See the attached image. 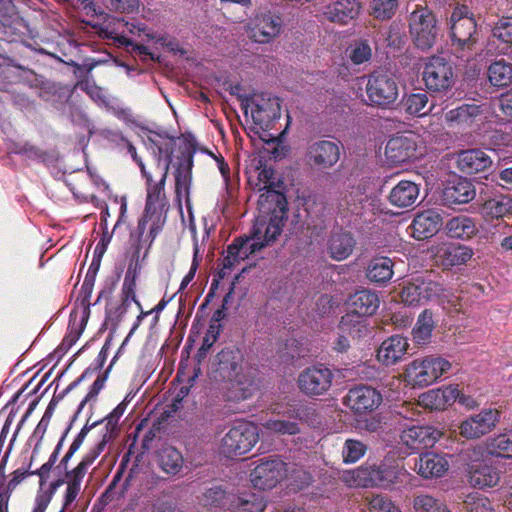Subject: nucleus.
I'll return each instance as SVG.
<instances>
[{
    "label": "nucleus",
    "mask_w": 512,
    "mask_h": 512,
    "mask_svg": "<svg viewBox=\"0 0 512 512\" xmlns=\"http://www.w3.org/2000/svg\"><path fill=\"white\" fill-rule=\"evenodd\" d=\"M422 290L424 291L425 302L439 298L444 291L440 283L424 278H422Z\"/></svg>",
    "instance_id": "63"
},
{
    "label": "nucleus",
    "mask_w": 512,
    "mask_h": 512,
    "mask_svg": "<svg viewBox=\"0 0 512 512\" xmlns=\"http://www.w3.org/2000/svg\"><path fill=\"white\" fill-rule=\"evenodd\" d=\"M110 439L107 435H103L102 440L92 447L82 458L79 464L71 469L70 473V494L72 495L78 490L79 482H83L85 475L87 474L88 468L97 459L100 453L103 451L106 443Z\"/></svg>",
    "instance_id": "31"
},
{
    "label": "nucleus",
    "mask_w": 512,
    "mask_h": 512,
    "mask_svg": "<svg viewBox=\"0 0 512 512\" xmlns=\"http://www.w3.org/2000/svg\"><path fill=\"white\" fill-rule=\"evenodd\" d=\"M409 28L412 40L419 49L428 50L435 44L438 35L436 18L426 8L411 13Z\"/></svg>",
    "instance_id": "11"
},
{
    "label": "nucleus",
    "mask_w": 512,
    "mask_h": 512,
    "mask_svg": "<svg viewBox=\"0 0 512 512\" xmlns=\"http://www.w3.org/2000/svg\"><path fill=\"white\" fill-rule=\"evenodd\" d=\"M367 450L366 445L354 439H347L342 450V457L345 463H355L361 459Z\"/></svg>",
    "instance_id": "54"
},
{
    "label": "nucleus",
    "mask_w": 512,
    "mask_h": 512,
    "mask_svg": "<svg viewBox=\"0 0 512 512\" xmlns=\"http://www.w3.org/2000/svg\"><path fill=\"white\" fill-rule=\"evenodd\" d=\"M366 94L370 105L388 108L398 98V85L395 78L389 73L374 71L368 77Z\"/></svg>",
    "instance_id": "9"
},
{
    "label": "nucleus",
    "mask_w": 512,
    "mask_h": 512,
    "mask_svg": "<svg viewBox=\"0 0 512 512\" xmlns=\"http://www.w3.org/2000/svg\"><path fill=\"white\" fill-rule=\"evenodd\" d=\"M409 348L408 339L401 335H392L385 339L377 350V360L385 366L400 362Z\"/></svg>",
    "instance_id": "23"
},
{
    "label": "nucleus",
    "mask_w": 512,
    "mask_h": 512,
    "mask_svg": "<svg viewBox=\"0 0 512 512\" xmlns=\"http://www.w3.org/2000/svg\"><path fill=\"white\" fill-rule=\"evenodd\" d=\"M481 214L486 219L512 216V197L501 195L485 201L481 207Z\"/></svg>",
    "instance_id": "40"
},
{
    "label": "nucleus",
    "mask_w": 512,
    "mask_h": 512,
    "mask_svg": "<svg viewBox=\"0 0 512 512\" xmlns=\"http://www.w3.org/2000/svg\"><path fill=\"white\" fill-rule=\"evenodd\" d=\"M372 51L368 43L358 42L352 47L350 59L354 64H362L371 58Z\"/></svg>",
    "instance_id": "62"
},
{
    "label": "nucleus",
    "mask_w": 512,
    "mask_h": 512,
    "mask_svg": "<svg viewBox=\"0 0 512 512\" xmlns=\"http://www.w3.org/2000/svg\"><path fill=\"white\" fill-rule=\"evenodd\" d=\"M361 10L357 0H333L325 6L323 15L330 22L348 24L356 19Z\"/></svg>",
    "instance_id": "26"
},
{
    "label": "nucleus",
    "mask_w": 512,
    "mask_h": 512,
    "mask_svg": "<svg viewBox=\"0 0 512 512\" xmlns=\"http://www.w3.org/2000/svg\"><path fill=\"white\" fill-rule=\"evenodd\" d=\"M108 9L120 13H134L140 7L139 0H104Z\"/></svg>",
    "instance_id": "60"
},
{
    "label": "nucleus",
    "mask_w": 512,
    "mask_h": 512,
    "mask_svg": "<svg viewBox=\"0 0 512 512\" xmlns=\"http://www.w3.org/2000/svg\"><path fill=\"white\" fill-rule=\"evenodd\" d=\"M355 244L350 232L339 229L333 231L328 240V252L334 260L342 261L352 254Z\"/></svg>",
    "instance_id": "33"
},
{
    "label": "nucleus",
    "mask_w": 512,
    "mask_h": 512,
    "mask_svg": "<svg viewBox=\"0 0 512 512\" xmlns=\"http://www.w3.org/2000/svg\"><path fill=\"white\" fill-rule=\"evenodd\" d=\"M401 299L406 305L414 306L425 302L422 290V277H416L408 282L401 292Z\"/></svg>",
    "instance_id": "50"
},
{
    "label": "nucleus",
    "mask_w": 512,
    "mask_h": 512,
    "mask_svg": "<svg viewBox=\"0 0 512 512\" xmlns=\"http://www.w3.org/2000/svg\"><path fill=\"white\" fill-rule=\"evenodd\" d=\"M412 508L413 512H451L444 502L426 493L414 496Z\"/></svg>",
    "instance_id": "49"
},
{
    "label": "nucleus",
    "mask_w": 512,
    "mask_h": 512,
    "mask_svg": "<svg viewBox=\"0 0 512 512\" xmlns=\"http://www.w3.org/2000/svg\"><path fill=\"white\" fill-rule=\"evenodd\" d=\"M463 508L466 512H495L490 500L479 494H469L463 502Z\"/></svg>",
    "instance_id": "53"
},
{
    "label": "nucleus",
    "mask_w": 512,
    "mask_h": 512,
    "mask_svg": "<svg viewBox=\"0 0 512 512\" xmlns=\"http://www.w3.org/2000/svg\"><path fill=\"white\" fill-rule=\"evenodd\" d=\"M148 145L154 155V170L161 171V168L167 165L168 173L170 164L172 163V155L175 150V140L170 137H162L160 135H155V137L148 138Z\"/></svg>",
    "instance_id": "30"
},
{
    "label": "nucleus",
    "mask_w": 512,
    "mask_h": 512,
    "mask_svg": "<svg viewBox=\"0 0 512 512\" xmlns=\"http://www.w3.org/2000/svg\"><path fill=\"white\" fill-rule=\"evenodd\" d=\"M64 472H65V477L64 478L58 479V480L54 481L51 484V489L52 490H56L58 487H60L63 484L67 485L66 492L64 494L63 508H62V510L60 512H66V511H71L72 510L73 503L77 499L78 495L80 494L81 487H82V482H79L78 490H76V492H74L71 495L70 494V473H71V470L70 471H64Z\"/></svg>",
    "instance_id": "55"
},
{
    "label": "nucleus",
    "mask_w": 512,
    "mask_h": 512,
    "mask_svg": "<svg viewBox=\"0 0 512 512\" xmlns=\"http://www.w3.org/2000/svg\"><path fill=\"white\" fill-rule=\"evenodd\" d=\"M498 422L499 412L497 410L484 409L461 423L460 434L467 439L479 438L489 433Z\"/></svg>",
    "instance_id": "18"
},
{
    "label": "nucleus",
    "mask_w": 512,
    "mask_h": 512,
    "mask_svg": "<svg viewBox=\"0 0 512 512\" xmlns=\"http://www.w3.org/2000/svg\"><path fill=\"white\" fill-rule=\"evenodd\" d=\"M459 397L458 386H446L422 393L418 405L429 410H444L452 405Z\"/></svg>",
    "instance_id": "22"
},
{
    "label": "nucleus",
    "mask_w": 512,
    "mask_h": 512,
    "mask_svg": "<svg viewBox=\"0 0 512 512\" xmlns=\"http://www.w3.org/2000/svg\"><path fill=\"white\" fill-rule=\"evenodd\" d=\"M378 295L367 289L356 291L350 298L351 311L366 317L373 315L379 307Z\"/></svg>",
    "instance_id": "36"
},
{
    "label": "nucleus",
    "mask_w": 512,
    "mask_h": 512,
    "mask_svg": "<svg viewBox=\"0 0 512 512\" xmlns=\"http://www.w3.org/2000/svg\"><path fill=\"white\" fill-rule=\"evenodd\" d=\"M405 477V471L398 464L390 465L386 462L380 465L361 468L347 473L344 477L345 482L350 486H377L381 488H390L393 484L402 482Z\"/></svg>",
    "instance_id": "7"
},
{
    "label": "nucleus",
    "mask_w": 512,
    "mask_h": 512,
    "mask_svg": "<svg viewBox=\"0 0 512 512\" xmlns=\"http://www.w3.org/2000/svg\"><path fill=\"white\" fill-rule=\"evenodd\" d=\"M286 475V463L278 457L270 456L258 460L257 465L250 473V481L257 489H272Z\"/></svg>",
    "instance_id": "12"
},
{
    "label": "nucleus",
    "mask_w": 512,
    "mask_h": 512,
    "mask_svg": "<svg viewBox=\"0 0 512 512\" xmlns=\"http://www.w3.org/2000/svg\"><path fill=\"white\" fill-rule=\"evenodd\" d=\"M422 79L428 91L446 92L454 85L452 65L443 57L432 56L425 63Z\"/></svg>",
    "instance_id": "10"
},
{
    "label": "nucleus",
    "mask_w": 512,
    "mask_h": 512,
    "mask_svg": "<svg viewBox=\"0 0 512 512\" xmlns=\"http://www.w3.org/2000/svg\"><path fill=\"white\" fill-rule=\"evenodd\" d=\"M452 364L438 355L416 358L405 368V378L413 387H427L447 374Z\"/></svg>",
    "instance_id": "6"
},
{
    "label": "nucleus",
    "mask_w": 512,
    "mask_h": 512,
    "mask_svg": "<svg viewBox=\"0 0 512 512\" xmlns=\"http://www.w3.org/2000/svg\"><path fill=\"white\" fill-rule=\"evenodd\" d=\"M398 5L397 0H373L372 1V10L373 15L376 18L386 19L390 18Z\"/></svg>",
    "instance_id": "57"
},
{
    "label": "nucleus",
    "mask_w": 512,
    "mask_h": 512,
    "mask_svg": "<svg viewBox=\"0 0 512 512\" xmlns=\"http://www.w3.org/2000/svg\"><path fill=\"white\" fill-rule=\"evenodd\" d=\"M88 314H89L88 309L87 308L83 309L82 316L80 318V322L78 325H76L75 322H76V318H77V313L76 312L71 313L69 332L63 339L62 345H67L68 347H70L79 339V337L84 329V326L88 320Z\"/></svg>",
    "instance_id": "51"
},
{
    "label": "nucleus",
    "mask_w": 512,
    "mask_h": 512,
    "mask_svg": "<svg viewBox=\"0 0 512 512\" xmlns=\"http://www.w3.org/2000/svg\"><path fill=\"white\" fill-rule=\"evenodd\" d=\"M452 47L457 57L469 60L477 42V24L468 6L457 5L450 17Z\"/></svg>",
    "instance_id": "5"
},
{
    "label": "nucleus",
    "mask_w": 512,
    "mask_h": 512,
    "mask_svg": "<svg viewBox=\"0 0 512 512\" xmlns=\"http://www.w3.org/2000/svg\"><path fill=\"white\" fill-rule=\"evenodd\" d=\"M264 427L269 431L282 435H295L300 432L299 425L296 421H286L282 419H270L266 421Z\"/></svg>",
    "instance_id": "56"
},
{
    "label": "nucleus",
    "mask_w": 512,
    "mask_h": 512,
    "mask_svg": "<svg viewBox=\"0 0 512 512\" xmlns=\"http://www.w3.org/2000/svg\"><path fill=\"white\" fill-rule=\"evenodd\" d=\"M493 36L504 43H512V17L501 18L492 29Z\"/></svg>",
    "instance_id": "58"
},
{
    "label": "nucleus",
    "mask_w": 512,
    "mask_h": 512,
    "mask_svg": "<svg viewBox=\"0 0 512 512\" xmlns=\"http://www.w3.org/2000/svg\"><path fill=\"white\" fill-rule=\"evenodd\" d=\"M339 331L353 340H360L370 333L367 319L353 312H348L342 316Z\"/></svg>",
    "instance_id": "39"
},
{
    "label": "nucleus",
    "mask_w": 512,
    "mask_h": 512,
    "mask_svg": "<svg viewBox=\"0 0 512 512\" xmlns=\"http://www.w3.org/2000/svg\"><path fill=\"white\" fill-rule=\"evenodd\" d=\"M487 75L494 87H508L512 84V63L504 59L496 60L489 65Z\"/></svg>",
    "instance_id": "46"
},
{
    "label": "nucleus",
    "mask_w": 512,
    "mask_h": 512,
    "mask_svg": "<svg viewBox=\"0 0 512 512\" xmlns=\"http://www.w3.org/2000/svg\"><path fill=\"white\" fill-rule=\"evenodd\" d=\"M476 196L474 184L465 178H458L447 183L442 192V199L448 205L466 204Z\"/></svg>",
    "instance_id": "27"
},
{
    "label": "nucleus",
    "mask_w": 512,
    "mask_h": 512,
    "mask_svg": "<svg viewBox=\"0 0 512 512\" xmlns=\"http://www.w3.org/2000/svg\"><path fill=\"white\" fill-rule=\"evenodd\" d=\"M442 225L441 214L433 209L418 213L410 226L412 236L424 240L434 236Z\"/></svg>",
    "instance_id": "25"
},
{
    "label": "nucleus",
    "mask_w": 512,
    "mask_h": 512,
    "mask_svg": "<svg viewBox=\"0 0 512 512\" xmlns=\"http://www.w3.org/2000/svg\"><path fill=\"white\" fill-rule=\"evenodd\" d=\"M245 113L248 109L255 124L268 127L269 124L280 118L281 109L279 99L267 93L254 94L242 100Z\"/></svg>",
    "instance_id": "13"
},
{
    "label": "nucleus",
    "mask_w": 512,
    "mask_h": 512,
    "mask_svg": "<svg viewBox=\"0 0 512 512\" xmlns=\"http://www.w3.org/2000/svg\"><path fill=\"white\" fill-rule=\"evenodd\" d=\"M257 169L258 175L257 182L255 183V189H257L259 192H262L259 196L258 202L261 200L262 196L268 194V192L271 191L281 194L286 199L284 193L282 192L283 182L275 178L274 169L268 166L258 167ZM257 209L259 210V206Z\"/></svg>",
    "instance_id": "41"
},
{
    "label": "nucleus",
    "mask_w": 512,
    "mask_h": 512,
    "mask_svg": "<svg viewBox=\"0 0 512 512\" xmlns=\"http://www.w3.org/2000/svg\"><path fill=\"white\" fill-rule=\"evenodd\" d=\"M99 35L103 39H107L117 47H123L128 52L138 56H149L153 59L149 49L142 45L135 43L129 36H137L142 41L154 42L162 47H167L170 50H175L177 42L166 33H157L146 27L145 24H135L126 22L123 19L113 18L105 22L100 30Z\"/></svg>",
    "instance_id": "3"
},
{
    "label": "nucleus",
    "mask_w": 512,
    "mask_h": 512,
    "mask_svg": "<svg viewBox=\"0 0 512 512\" xmlns=\"http://www.w3.org/2000/svg\"><path fill=\"white\" fill-rule=\"evenodd\" d=\"M469 483L478 488L493 487L499 479L497 469L486 460H476L469 464Z\"/></svg>",
    "instance_id": "28"
},
{
    "label": "nucleus",
    "mask_w": 512,
    "mask_h": 512,
    "mask_svg": "<svg viewBox=\"0 0 512 512\" xmlns=\"http://www.w3.org/2000/svg\"><path fill=\"white\" fill-rule=\"evenodd\" d=\"M234 493L227 492L221 486L215 485L204 490L198 497L199 505L208 510H228Z\"/></svg>",
    "instance_id": "34"
},
{
    "label": "nucleus",
    "mask_w": 512,
    "mask_h": 512,
    "mask_svg": "<svg viewBox=\"0 0 512 512\" xmlns=\"http://www.w3.org/2000/svg\"><path fill=\"white\" fill-rule=\"evenodd\" d=\"M193 162L191 156L182 159L177 167L175 174V193L179 201L182 198L189 202V192L191 185V168Z\"/></svg>",
    "instance_id": "43"
},
{
    "label": "nucleus",
    "mask_w": 512,
    "mask_h": 512,
    "mask_svg": "<svg viewBox=\"0 0 512 512\" xmlns=\"http://www.w3.org/2000/svg\"><path fill=\"white\" fill-rule=\"evenodd\" d=\"M449 469V462L445 456L433 452H426L419 456L414 470L424 479L440 478Z\"/></svg>",
    "instance_id": "24"
},
{
    "label": "nucleus",
    "mask_w": 512,
    "mask_h": 512,
    "mask_svg": "<svg viewBox=\"0 0 512 512\" xmlns=\"http://www.w3.org/2000/svg\"><path fill=\"white\" fill-rule=\"evenodd\" d=\"M125 411V405L123 403H120L117 407L113 409L112 412H110L105 418L104 421H106L105 428L106 432L104 435H107L109 439H112L114 437L115 431L117 429L118 421L121 418Z\"/></svg>",
    "instance_id": "61"
},
{
    "label": "nucleus",
    "mask_w": 512,
    "mask_h": 512,
    "mask_svg": "<svg viewBox=\"0 0 512 512\" xmlns=\"http://www.w3.org/2000/svg\"><path fill=\"white\" fill-rule=\"evenodd\" d=\"M445 232L451 238L468 240L478 232V229L474 219L458 215L446 222Z\"/></svg>",
    "instance_id": "38"
},
{
    "label": "nucleus",
    "mask_w": 512,
    "mask_h": 512,
    "mask_svg": "<svg viewBox=\"0 0 512 512\" xmlns=\"http://www.w3.org/2000/svg\"><path fill=\"white\" fill-rule=\"evenodd\" d=\"M482 113L480 105L463 104L445 113V121L449 124L470 126Z\"/></svg>",
    "instance_id": "45"
},
{
    "label": "nucleus",
    "mask_w": 512,
    "mask_h": 512,
    "mask_svg": "<svg viewBox=\"0 0 512 512\" xmlns=\"http://www.w3.org/2000/svg\"><path fill=\"white\" fill-rule=\"evenodd\" d=\"M257 441V427L252 423L240 422L224 435L220 452L227 457L240 456L249 452Z\"/></svg>",
    "instance_id": "8"
},
{
    "label": "nucleus",
    "mask_w": 512,
    "mask_h": 512,
    "mask_svg": "<svg viewBox=\"0 0 512 512\" xmlns=\"http://www.w3.org/2000/svg\"><path fill=\"white\" fill-rule=\"evenodd\" d=\"M442 433L432 426L413 425L403 429L399 436V444L410 452H417L432 447Z\"/></svg>",
    "instance_id": "16"
},
{
    "label": "nucleus",
    "mask_w": 512,
    "mask_h": 512,
    "mask_svg": "<svg viewBox=\"0 0 512 512\" xmlns=\"http://www.w3.org/2000/svg\"><path fill=\"white\" fill-rule=\"evenodd\" d=\"M341 143L331 140L313 142L307 151L308 160L316 167L327 169L334 166L340 159Z\"/></svg>",
    "instance_id": "21"
},
{
    "label": "nucleus",
    "mask_w": 512,
    "mask_h": 512,
    "mask_svg": "<svg viewBox=\"0 0 512 512\" xmlns=\"http://www.w3.org/2000/svg\"><path fill=\"white\" fill-rule=\"evenodd\" d=\"M416 136L412 133L393 136L386 144L385 155L393 165L417 158Z\"/></svg>",
    "instance_id": "17"
},
{
    "label": "nucleus",
    "mask_w": 512,
    "mask_h": 512,
    "mask_svg": "<svg viewBox=\"0 0 512 512\" xmlns=\"http://www.w3.org/2000/svg\"><path fill=\"white\" fill-rule=\"evenodd\" d=\"M370 512H401V510L386 496L375 495L369 500Z\"/></svg>",
    "instance_id": "59"
},
{
    "label": "nucleus",
    "mask_w": 512,
    "mask_h": 512,
    "mask_svg": "<svg viewBox=\"0 0 512 512\" xmlns=\"http://www.w3.org/2000/svg\"><path fill=\"white\" fill-rule=\"evenodd\" d=\"M435 326L432 312L428 309L422 311L411 332L413 342L418 345L428 344Z\"/></svg>",
    "instance_id": "42"
},
{
    "label": "nucleus",
    "mask_w": 512,
    "mask_h": 512,
    "mask_svg": "<svg viewBox=\"0 0 512 512\" xmlns=\"http://www.w3.org/2000/svg\"><path fill=\"white\" fill-rule=\"evenodd\" d=\"M334 378L333 372L319 364L307 367L298 376V386L301 392L308 396H319L326 393Z\"/></svg>",
    "instance_id": "15"
},
{
    "label": "nucleus",
    "mask_w": 512,
    "mask_h": 512,
    "mask_svg": "<svg viewBox=\"0 0 512 512\" xmlns=\"http://www.w3.org/2000/svg\"><path fill=\"white\" fill-rule=\"evenodd\" d=\"M231 499L230 512H263L266 508L263 496L251 491L239 492Z\"/></svg>",
    "instance_id": "35"
},
{
    "label": "nucleus",
    "mask_w": 512,
    "mask_h": 512,
    "mask_svg": "<svg viewBox=\"0 0 512 512\" xmlns=\"http://www.w3.org/2000/svg\"><path fill=\"white\" fill-rule=\"evenodd\" d=\"M473 254L470 247L452 242L440 243L434 250L436 263L444 269L466 264Z\"/></svg>",
    "instance_id": "20"
},
{
    "label": "nucleus",
    "mask_w": 512,
    "mask_h": 512,
    "mask_svg": "<svg viewBox=\"0 0 512 512\" xmlns=\"http://www.w3.org/2000/svg\"><path fill=\"white\" fill-rule=\"evenodd\" d=\"M156 462L164 473L174 476L182 470L184 459L180 451L167 445L157 451Z\"/></svg>",
    "instance_id": "37"
},
{
    "label": "nucleus",
    "mask_w": 512,
    "mask_h": 512,
    "mask_svg": "<svg viewBox=\"0 0 512 512\" xmlns=\"http://www.w3.org/2000/svg\"><path fill=\"white\" fill-rule=\"evenodd\" d=\"M122 478V472H117L106 491L101 496V501L104 504H108L115 498L119 499L124 496L127 487H128V479H126L123 483L120 484Z\"/></svg>",
    "instance_id": "52"
},
{
    "label": "nucleus",
    "mask_w": 512,
    "mask_h": 512,
    "mask_svg": "<svg viewBox=\"0 0 512 512\" xmlns=\"http://www.w3.org/2000/svg\"><path fill=\"white\" fill-rule=\"evenodd\" d=\"M486 449L492 456L512 458V430L488 438Z\"/></svg>",
    "instance_id": "47"
},
{
    "label": "nucleus",
    "mask_w": 512,
    "mask_h": 512,
    "mask_svg": "<svg viewBox=\"0 0 512 512\" xmlns=\"http://www.w3.org/2000/svg\"><path fill=\"white\" fill-rule=\"evenodd\" d=\"M286 218L287 200L281 194L271 191L262 196L259 213L250 234L235 238L227 247L219 276L225 277L227 270L272 244L281 234Z\"/></svg>",
    "instance_id": "1"
},
{
    "label": "nucleus",
    "mask_w": 512,
    "mask_h": 512,
    "mask_svg": "<svg viewBox=\"0 0 512 512\" xmlns=\"http://www.w3.org/2000/svg\"><path fill=\"white\" fill-rule=\"evenodd\" d=\"M282 18L271 11L256 13L247 24L249 38L256 43L266 44L278 37L282 31Z\"/></svg>",
    "instance_id": "14"
},
{
    "label": "nucleus",
    "mask_w": 512,
    "mask_h": 512,
    "mask_svg": "<svg viewBox=\"0 0 512 512\" xmlns=\"http://www.w3.org/2000/svg\"><path fill=\"white\" fill-rule=\"evenodd\" d=\"M123 305L128 306L129 301L135 302L141 307L140 302L136 298V281L135 278L125 277L122 287Z\"/></svg>",
    "instance_id": "64"
},
{
    "label": "nucleus",
    "mask_w": 512,
    "mask_h": 512,
    "mask_svg": "<svg viewBox=\"0 0 512 512\" xmlns=\"http://www.w3.org/2000/svg\"><path fill=\"white\" fill-rule=\"evenodd\" d=\"M457 164L463 173L476 174L489 169L492 165V160L481 149H468L458 154Z\"/></svg>",
    "instance_id": "29"
},
{
    "label": "nucleus",
    "mask_w": 512,
    "mask_h": 512,
    "mask_svg": "<svg viewBox=\"0 0 512 512\" xmlns=\"http://www.w3.org/2000/svg\"><path fill=\"white\" fill-rule=\"evenodd\" d=\"M146 180V205H145V218L151 221L150 234L154 238L160 231L165 217L164 213L167 211V198L165 194V183L168 176L167 165L161 168V171L154 173L148 171L142 174Z\"/></svg>",
    "instance_id": "4"
},
{
    "label": "nucleus",
    "mask_w": 512,
    "mask_h": 512,
    "mask_svg": "<svg viewBox=\"0 0 512 512\" xmlns=\"http://www.w3.org/2000/svg\"><path fill=\"white\" fill-rule=\"evenodd\" d=\"M382 402V395L370 386H356L351 388L344 397L343 403L355 413L362 414L378 408Z\"/></svg>",
    "instance_id": "19"
},
{
    "label": "nucleus",
    "mask_w": 512,
    "mask_h": 512,
    "mask_svg": "<svg viewBox=\"0 0 512 512\" xmlns=\"http://www.w3.org/2000/svg\"><path fill=\"white\" fill-rule=\"evenodd\" d=\"M428 102L429 98L426 92L410 94L404 101L405 111L412 116H425L434 109V104L428 105Z\"/></svg>",
    "instance_id": "48"
},
{
    "label": "nucleus",
    "mask_w": 512,
    "mask_h": 512,
    "mask_svg": "<svg viewBox=\"0 0 512 512\" xmlns=\"http://www.w3.org/2000/svg\"><path fill=\"white\" fill-rule=\"evenodd\" d=\"M419 192L420 189L416 183L402 180L391 189L388 200L395 207L410 208L416 204Z\"/></svg>",
    "instance_id": "32"
},
{
    "label": "nucleus",
    "mask_w": 512,
    "mask_h": 512,
    "mask_svg": "<svg viewBox=\"0 0 512 512\" xmlns=\"http://www.w3.org/2000/svg\"><path fill=\"white\" fill-rule=\"evenodd\" d=\"M216 380L226 383L227 397L231 401L251 398L257 389L252 369L243 363V355L237 349H223L213 362Z\"/></svg>",
    "instance_id": "2"
},
{
    "label": "nucleus",
    "mask_w": 512,
    "mask_h": 512,
    "mask_svg": "<svg viewBox=\"0 0 512 512\" xmlns=\"http://www.w3.org/2000/svg\"><path fill=\"white\" fill-rule=\"evenodd\" d=\"M367 278L374 283L385 284L393 276V262L388 257L373 258L366 270Z\"/></svg>",
    "instance_id": "44"
}]
</instances>
